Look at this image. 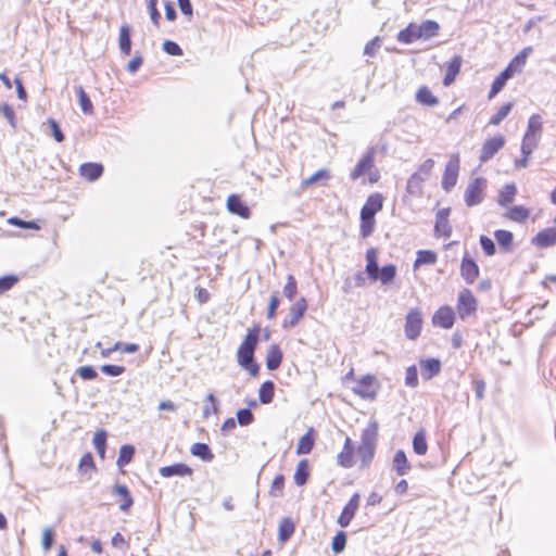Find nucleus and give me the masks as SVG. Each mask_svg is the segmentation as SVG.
<instances>
[{
    "label": "nucleus",
    "mask_w": 556,
    "mask_h": 556,
    "mask_svg": "<svg viewBox=\"0 0 556 556\" xmlns=\"http://www.w3.org/2000/svg\"><path fill=\"white\" fill-rule=\"evenodd\" d=\"M257 342L258 330L256 328L249 330L237 352L238 364L248 370L251 376H256L260 370L258 365L254 362V352L257 346Z\"/></svg>",
    "instance_id": "obj_1"
},
{
    "label": "nucleus",
    "mask_w": 556,
    "mask_h": 556,
    "mask_svg": "<svg viewBox=\"0 0 556 556\" xmlns=\"http://www.w3.org/2000/svg\"><path fill=\"white\" fill-rule=\"evenodd\" d=\"M383 198L380 193H372L361 210V233L364 238L371 235L375 228V215L382 210Z\"/></svg>",
    "instance_id": "obj_2"
},
{
    "label": "nucleus",
    "mask_w": 556,
    "mask_h": 556,
    "mask_svg": "<svg viewBox=\"0 0 556 556\" xmlns=\"http://www.w3.org/2000/svg\"><path fill=\"white\" fill-rule=\"evenodd\" d=\"M434 161L427 159L418 169L408 178L406 190L412 195H420L422 192V182L426 181L433 169Z\"/></svg>",
    "instance_id": "obj_3"
},
{
    "label": "nucleus",
    "mask_w": 556,
    "mask_h": 556,
    "mask_svg": "<svg viewBox=\"0 0 556 556\" xmlns=\"http://www.w3.org/2000/svg\"><path fill=\"white\" fill-rule=\"evenodd\" d=\"M486 180L478 177L469 182L465 190L464 199L468 206H475L482 202Z\"/></svg>",
    "instance_id": "obj_4"
},
{
    "label": "nucleus",
    "mask_w": 556,
    "mask_h": 556,
    "mask_svg": "<svg viewBox=\"0 0 556 556\" xmlns=\"http://www.w3.org/2000/svg\"><path fill=\"white\" fill-rule=\"evenodd\" d=\"M459 172V156L453 154L446 163L445 170L442 177V188L450 192L456 185Z\"/></svg>",
    "instance_id": "obj_5"
},
{
    "label": "nucleus",
    "mask_w": 556,
    "mask_h": 556,
    "mask_svg": "<svg viewBox=\"0 0 556 556\" xmlns=\"http://www.w3.org/2000/svg\"><path fill=\"white\" fill-rule=\"evenodd\" d=\"M422 328V316L418 308H413L408 312L405 318V336L409 340H415L419 337Z\"/></svg>",
    "instance_id": "obj_6"
},
{
    "label": "nucleus",
    "mask_w": 556,
    "mask_h": 556,
    "mask_svg": "<svg viewBox=\"0 0 556 556\" xmlns=\"http://www.w3.org/2000/svg\"><path fill=\"white\" fill-rule=\"evenodd\" d=\"M505 137L503 135H496L490 139H486L481 148L480 162L485 163L491 160L504 146Z\"/></svg>",
    "instance_id": "obj_7"
},
{
    "label": "nucleus",
    "mask_w": 556,
    "mask_h": 556,
    "mask_svg": "<svg viewBox=\"0 0 556 556\" xmlns=\"http://www.w3.org/2000/svg\"><path fill=\"white\" fill-rule=\"evenodd\" d=\"M477 309V301L469 290H463L458 295L457 313L459 318L465 319Z\"/></svg>",
    "instance_id": "obj_8"
},
{
    "label": "nucleus",
    "mask_w": 556,
    "mask_h": 556,
    "mask_svg": "<svg viewBox=\"0 0 556 556\" xmlns=\"http://www.w3.org/2000/svg\"><path fill=\"white\" fill-rule=\"evenodd\" d=\"M353 392L363 399H374L377 394V383L372 376H365L353 387Z\"/></svg>",
    "instance_id": "obj_9"
},
{
    "label": "nucleus",
    "mask_w": 556,
    "mask_h": 556,
    "mask_svg": "<svg viewBox=\"0 0 556 556\" xmlns=\"http://www.w3.org/2000/svg\"><path fill=\"white\" fill-rule=\"evenodd\" d=\"M543 131V119L540 114H533L528 119V126L526 134L523 135L525 140L539 143Z\"/></svg>",
    "instance_id": "obj_10"
},
{
    "label": "nucleus",
    "mask_w": 556,
    "mask_h": 556,
    "mask_svg": "<svg viewBox=\"0 0 556 556\" xmlns=\"http://www.w3.org/2000/svg\"><path fill=\"white\" fill-rule=\"evenodd\" d=\"M359 501L361 495L358 493L352 495L348 504L344 506L341 515L338 517L337 522L339 526L346 528L350 525L356 511L358 510Z\"/></svg>",
    "instance_id": "obj_11"
},
{
    "label": "nucleus",
    "mask_w": 556,
    "mask_h": 556,
    "mask_svg": "<svg viewBox=\"0 0 556 556\" xmlns=\"http://www.w3.org/2000/svg\"><path fill=\"white\" fill-rule=\"evenodd\" d=\"M455 321V313L450 306L440 307L432 316V323L434 326L443 329H450L453 327Z\"/></svg>",
    "instance_id": "obj_12"
},
{
    "label": "nucleus",
    "mask_w": 556,
    "mask_h": 556,
    "mask_svg": "<svg viewBox=\"0 0 556 556\" xmlns=\"http://www.w3.org/2000/svg\"><path fill=\"white\" fill-rule=\"evenodd\" d=\"M307 309L306 300L299 299L291 307L288 317L283 320L285 328L294 327Z\"/></svg>",
    "instance_id": "obj_13"
},
{
    "label": "nucleus",
    "mask_w": 556,
    "mask_h": 556,
    "mask_svg": "<svg viewBox=\"0 0 556 556\" xmlns=\"http://www.w3.org/2000/svg\"><path fill=\"white\" fill-rule=\"evenodd\" d=\"M375 163V149L368 150V152L359 160L353 172L351 173V178L353 180L358 179L361 176L368 173Z\"/></svg>",
    "instance_id": "obj_14"
},
{
    "label": "nucleus",
    "mask_w": 556,
    "mask_h": 556,
    "mask_svg": "<svg viewBox=\"0 0 556 556\" xmlns=\"http://www.w3.org/2000/svg\"><path fill=\"white\" fill-rule=\"evenodd\" d=\"M193 470L186 464L182 463H176L169 466H164L159 469V473L163 478H170L174 476L178 477H185V476H191Z\"/></svg>",
    "instance_id": "obj_15"
},
{
    "label": "nucleus",
    "mask_w": 556,
    "mask_h": 556,
    "mask_svg": "<svg viewBox=\"0 0 556 556\" xmlns=\"http://www.w3.org/2000/svg\"><path fill=\"white\" fill-rule=\"evenodd\" d=\"M532 244L538 248L556 245V228H546L532 238Z\"/></svg>",
    "instance_id": "obj_16"
},
{
    "label": "nucleus",
    "mask_w": 556,
    "mask_h": 556,
    "mask_svg": "<svg viewBox=\"0 0 556 556\" xmlns=\"http://www.w3.org/2000/svg\"><path fill=\"white\" fill-rule=\"evenodd\" d=\"M227 208L230 213L239 215L242 218H249L250 208L241 201L237 194H231L227 199Z\"/></svg>",
    "instance_id": "obj_17"
},
{
    "label": "nucleus",
    "mask_w": 556,
    "mask_h": 556,
    "mask_svg": "<svg viewBox=\"0 0 556 556\" xmlns=\"http://www.w3.org/2000/svg\"><path fill=\"white\" fill-rule=\"evenodd\" d=\"M450 208H441L435 216L434 231L439 236L448 237L451 235V227L448 225Z\"/></svg>",
    "instance_id": "obj_18"
},
{
    "label": "nucleus",
    "mask_w": 556,
    "mask_h": 556,
    "mask_svg": "<svg viewBox=\"0 0 556 556\" xmlns=\"http://www.w3.org/2000/svg\"><path fill=\"white\" fill-rule=\"evenodd\" d=\"M118 48L125 55H129L131 51V28L129 25L124 24L119 28Z\"/></svg>",
    "instance_id": "obj_19"
},
{
    "label": "nucleus",
    "mask_w": 556,
    "mask_h": 556,
    "mask_svg": "<svg viewBox=\"0 0 556 556\" xmlns=\"http://www.w3.org/2000/svg\"><path fill=\"white\" fill-rule=\"evenodd\" d=\"M420 368L424 379L430 380L440 372L441 363L437 358H428L420 362Z\"/></svg>",
    "instance_id": "obj_20"
},
{
    "label": "nucleus",
    "mask_w": 556,
    "mask_h": 556,
    "mask_svg": "<svg viewBox=\"0 0 556 556\" xmlns=\"http://www.w3.org/2000/svg\"><path fill=\"white\" fill-rule=\"evenodd\" d=\"M462 276L468 282L472 283L479 275L478 265L469 258H463L460 265Z\"/></svg>",
    "instance_id": "obj_21"
},
{
    "label": "nucleus",
    "mask_w": 556,
    "mask_h": 556,
    "mask_svg": "<svg viewBox=\"0 0 556 556\" xmlns=\"http://www.w3.org/2000/svg\"><path fill=\"white\" fill-rule=\"evenodd\" d=\"M79 172L89 181H94L102 175L103 166L98 163H84L80 165Z\"/></svg>",
    "instance_id": "obj_22"
},
{
    "label": "nucleus",
    "mask_w": 556,
    "mask_h": 556,
    "mask_svg": "<svg viewBox=\"0 0 556 556\" xmlns=\"http://www.w3.org/2000/svg\"><path fill=\"white\" fill-rule=\"evenodd\" d=\"M366 261H367V264H366V273L368 275V277L372 280V281H376L378 280V275H379V266H378V262H377V252L375 249H369L366 253Z\"/></svg>",
    "instance_id": "obj_23"
},
{
    "label": "nucleus",
    "mask_w": 556,
    "mask_h": 556,
    "mask_svg": "<svg viewBox=\"0 0 556 556\" xmlns=\"http://www.w3.org/2000/svg\"><path fill=\"white\" fill-rule=\"evenodd\" d=\"M514 76L510 68H505L492 83L489 98L495 97L505 86L508 79Z\"/></svg>",
    "instance_id": "obj_24"
},
{
    "label": "nucleus",
    "mask_w": 556,
    "mask_h": 556,
    "mask_svg": "<svg viewBox=\"0 0 556 556\" xmlns=\"http://www.w3.org/2000/svg\"><path fill=\"white\" fill-rule=\"evenodd\" d=\"M282 362V352L278 345H270L266 355V366L269 370L277 369Z\"/></svg>",
    "instance_id": "obj_25"
},
{
    "label": "nucleus",
    "mask_w": 556,
    "mask_h": 556,
    "mask_svg": "<svg viewBox=\"0 0 556 556\" xmlns=\"http://www.w3.org/2000/svg\"><path fill=\"white\" fill-rule=\"evenodd\" d=\"M417 27L419 31L418 36H420V39H430L437 36L440 29L439 24L431 20L422 22L420 25H417Z\"/></svg>",
    "instance_id": "obj_26"
},
{
    "label": "nucleus",
    "mask_w": 556,
    "mask_h": 556,
    "mask_svg": "<svg viewBox=\"0 0 556 556\" xmlns=\"http://www.w3.org/2000/svg\"><path fill=\"white\" fill-rule=\"evenodd\" d=\"M393 468L399 476H405L409 469L410 465L407 460L406 454L404 451L399 450L393 457Z\"/></svg>",
    "instance_id": "obj_27"
},
{
    "label": "nucleus",
    "mask_w": 556,
    "mask_h": 556,
    "mask_svg": "<svg viewBox=\"0 0 556 556\" xmlns=\"http://www.w3.org/2000/svg\"><path fill=\"white\" fill-rule=\"evenodd\" d=\"M314 430L311 428L300 440L296 446V454H309L314 446Z\"/></svg>",
    "instance_id": "obj_28"
},
{
    "label": "nucleus",
    "mask_w": 556,
    "mask_h": 556,
    "mask_svg": "<svg viewBox=\"0 0 556 556\" xmlns=\"http://www.w3.org/2000/svg\"><path fill=\"white\" fill-rule=\"evenodd\" d=\"M338 463L345 468L353 466V450L351 446V439L349 437L345 439L342 452L338 454Z\"/></svg>",
    "instance_id": "obj_29"
},
{
    "label": "nucleus",
    "mask_w": 556,
    "mask_h": 556,
    "mask_svg": "<svg viewBox=\"0 0 556 556\" xmlns=\"http://www.w3.org/2000/svg\"><path fill=\"white\" fill-rule=\"evenodd\" d=\"M418 27L417 24L410 23L406 28L401 30L397 35V40L403 43H412L417 39H420L418 36Z\"/></svg>",
    "instance_id": "obj_30"
},
{
    "label": "nucleus",
    "mask_w": 556,
    "mask_h": 556,
    "mask_svg": "<svg viewBox=\"0 0 556 556\" xmlns=\"http://www.w3.org/2000/svg\"><path fill=\"white\" fill-rule=\"evenodd\" d=\"M294 530H295L294 522L290 518H283L279 523L278 540L281 543L287 542L294 533Z\"/></svg>",
    "instance_id": "obj_31"
},
{
    "label": "nucleus",
    "mask_w": 556,
    "mask_h": 556,
    "mask_svg": "<svg viewBox=\"0 0 556 556\" xmlns=\"http://www.w3.org/2000/svg\"><path fill=\"white\" fill-rule=\"evenodd\" d=\"M416 100L420 104L427 105V106H434L439 103V100L437 97L432 94V92L429 90L428 87L424 86L418 89L416 93Z\"/></svg>",
    "instance_id": "obj_32"
},
{
    "label": "nucleus",
    "mask_w": 556,
    "mask_h": 556,
    "mask_svg": "<svg viewBox=\"0 0 556 556\" xmlns=\"http://www.w3.org/2000/svg\"><path fill=\"white\" fill-rule=\"evenodd\" d=\"M517 189L514 184H508L503 187V189L498 193L497 202L502 206H506L511 203L515 199Z\"/></svg>",
    "instance_id": "obj_33"
},
{
    "label": "nucleus",
    "mask_w": 556,
    "mask_h": 556,
    "mask_svg": "<svg viewBox=\"0 0 556 556\" xmlns=\"http://www.w3.org/2000/svg\"><path fill=\"white\" fill-rule=\"evenodd\" d=\"M329 178H330V173L328 169H325V168L319 169L315 174L309 176L308 178L302 180L301 189L304 190V189L308 188L309 186L317 184L319 181H323V180L327 181Z\"/></svg>",
    "instance_id": "obj_34"
},
{
    "label": "nucleus",
    "mask_w": 556,
    "mask_h": 556,
    "mask_svg": "<svg viewBox=\"0 0 556 556\" xmlns=\"http://www.w3.org/2000/svg\"><path fill=\"white\" fill-rule=\"evenodd\" d=\"M190 452L193 456H197L205 462H211L214 458L213 453L211 452L210 447L205 443H194Z\"/></svg>",
    "instance_id": "obj_35"
},
{
    "label": "nucleus",
    "mask_w": 556,
    "mask_h": 556,
    "mask_svg": "<svg viewBox=\"0 0 556 556\" xmlns=\"http://www.w3.org/2000/svg\"><path fill=\"white\" fill-rule=\"evenodd\" d=\"M275 384L273 381H265L258 390V399L262 404H269L274 399Z\"/></svg>",
    "instance_id": "obj_36"
},
{
    "label": "nucleus",
    "mask_w": 556,
    "mask_h": 556,
    "mask_svg": "<svg viewBox=\"0 0 556 556\" xmlns=\"http://www.w3.org/2000/svg\"><path fill=\"white\" fill-rule=\"evenodd\" d=\"M75 90L78 96L79 105H80L81 111L87 115L92 114L93 105H92V102H91L89 96L84 90V88L81 86H78L75 88Z\"/></svg>",
    "instance_id": "obj_37"
},
{
    "label": "nucleus",
    "mask_w": 556,
    "mask_h": 556,
    "mask_svg": "<svg viewBox=\"0 0 556 556\" xmlns=\"http://www.w3.org/2000/svg\"><path fill=\"white\" fill-rule=\"evenodd\" d=\"M377 430V425L375 422L368 425L363 430L361 444L376 446Z\"/></svg>",
    "instance_id": "obj_38"
},
{
    "label": "nucleus",
    "mask_w": 556,
    "mask_h": 556,
    "mask_svg": "<svg viewBox=\"0 0 556 556\" xmlns=\"http://www.w3.org/2000/svg\"><path fill=\"white\" fill-rule=\"evenodd\" d=\"M413 450L418 455H425L428 450L426 432L424 430L418 431L413 438Z\"/></svg>",
    "instance_id": "obj_39"
},
{
    "label": "nucleus",
    "mask_w": 556,
    "mask_h": 556,
    "mask_svg": "<svg viewBox=\"0 0 556 556\" xmlns=\"http://www.w3.org/2000/svg\"><path fill=\"white\" fill-rule=\"evenodd\" d=\"M308 479V463L306 459L301 460L298 464L295 473H294V482L296 485L301 486L306 483Z\"/></svg>",
    "instance_id": "obj_40"
},
{
    "label": "nucleus",
    "mask_w": 556,
    "mask_h": 556,
    "mask_svg": "<svg viewBox=\"0 0 556 556\" xmlns=\"http://www.w3.org/2000/svg\"><path fill=\"white\" fill-rule=\"evenodd\" d=\"M494 237L502 249L509 251L513 244V233L508 230H496Z\"/></svg>",
    "instance_id": "obj_41"
},
{
    "label": "nucleus",
    "mask_w": 556,
    "mask_h": 556,
    "mask_svg": "<svg viewBox=\"0 0 556 556\" xmlns=\"http://www.w3.org/2000/svg\"><path fill=\"white\" fill-rule=\"evenodd\" d=\"M437 262V254L430 250H420L417 252V258L414 263V267L417 268L424 264H434Z\"/></svg>",
    "instance_id": "obj_42"
},
{
    "label": "nucleus",
    "mask_w": 556,
    "mask_h": 556,
    "mask_svg": "<svg viewBox=\"0 0 556 556\" xmlns=\"http://www.w3.org/2000/svg\"><path fill=\"white\" fill-rule=\"evenodd\" d=\"M396 276V267L393 264H389L379 269L378 279L382 285H389L393 281Z\"/></svg>",
    "instance_id": "obj_43"
},
{
    "label": "nucleus",
    "mask_w": 556,
    "mask_h": 556,
    "mask_svg": "<svg viewBox=\"0 0 556 556\" xmlns=\"http://www.w3.org/2000/svg\"><path fill=\"white\" fill-rule=\"evenodd\" d=\"M506 216L514 222H525L529 217V211L523 206H513Z\"/></svg>",
    "instance_id": "obj_44"
},
{
    "label": "nucleus",
    "mask_w": 556,
    "mask_h": 556,
    "mask_svg": "<svg viewBox=\"0 0 556 556\" xmlns=\"http://www.w3.org/2000/svg\"><path fill=\"white\" fill-rule=\"evenodd\" d=\"M219 410L218 401L213 393L207 394L203 407V417L207 418L211 414H217Z\"/></svg>",
    "instance_id": "obj_45"
},
{
    "label": "nucleus",
    "mask_w": 556,
    "mask_h": 556,
    "mask_svg": "<svg viewBox=\"0 0 556 556\" xmlns=\"http://www.w3.org/2000/svg\"><path fill=\"white\" fill-rule=\"evenodd\" d=\"M93 445L101 457H104L106 445V432L99 430L93 435Z\"/></svg>",
    "instance_id": "obj_46"
},
{
    "label": "nucleus",
    "mask_w": 556,
    "mask_h": 556,
    "mask_svg": "<svg viewBox=\"0 0 556 556\" xmlns=\"http://www.w3.org/2000/svg\"><path fill=\"white\" fill-rule=\"evenodd\" d=\"M513 109V103L511 102H507L505 104H503L498 111L496 112V114H494L491 119H490V124L491 125H494V126H497L501 124V122L510 113Z\"/></svg>",
    "instance_id": "obj_47"
},
{
    "label": "nucleus",
    "mask_w": 556,
    "mask_h": 556,
    "mask_svg": "<svg viewBox=\"0 0 556 556\" xmlns=\"http://www.w3.org/2000/svg\"><path fill=\"white\" fill-rule=\"evenodd\" d=\"M135 448L131 445H123L119 450L117 465L123 467L127 465L134 457Z\"/></svg>",
    "instance_id": "obj_48"
},
{
    "label": "nucleus",
    "mask_w": 556,
    "mask_h": 556,
    "mask_svg": "<svg viewBox=\"0 0 556 556\" xmlns=\"http://www.w3.org/2000/svg\"><path fill=\"white\" fill-rule=\"evenodd\" d=\"M346 545V534L343 531H339L332 539L331 548L334 554H339L344 551Z\"/></svg>",
    "instance_id": "obj_49"
},
{
    "label": "nucleus",
    "mask_w": 556,
    "mask_h": 556,
    "mask_svg": "<svg viewBox=\"0 0 556 556\" xmlns=\"http://www.w3.org/2000/svg\"><path fill=\"white\" fill-rule=\"evenodd\" d=\"M375 447L376 446L359 444L357 453L364 465H368L371 462L375 454Z\"/></svg>",
    "instance_id": "obj_50"
},
{
    "label": "nucleus",
    "mask_w": 556,
    "mask_h": 556,
    "mask_svg": "<svg viewBox=\"0 0 556 556\" xmlns=\"http://www.w3.org/2000/svg\"><path fill=\"white\" fill-rule=\"evenodd\" d=\"M296 294V281L292 275H289L287 278V283L283 287V295L292 301L294 295Z\"/></svg>",
    "instance_id": "obj_51"
},
{
    "label": "nucleus",
    "mask_w": 556,
    "mask_h": 556,
    "mask_svg": "<svg viewBox=\"0 0 556 556\" xmlns=\"http://www.w3.org/2000/svg\"><path fill=\"white\" fill-rule=\"evenodd\" d=\"M237 420L240 426H249L253 422L254 416L249 408H241L237 412Z\"/></svg>",
    "instance_id": "obj_52"
},
{
    "label": "nucleus",
    "mask_w": 556,
    "mask_h": 556,
    "mask_svg": "<svg viewBox=\"0 0 556 556\" xmlns=\"http://www.w3.org/2000/svg\"><path fill=\"white\" fill-rule=\"evenodd\" d=\"M54 542V532L51 528H45L42 530L41 546L45 552H48Z\"/></svg>",
    "instance_id": "obj_53"
},
{
    "label": "nucleus",
    "mask_w": 556,
    "mask_h": 556,
    "mask_svg": "<svg viewBox=\"0 0 556 556\" xmlns=\"http://www.w3.org/2000/svg\"><path fill=\"white\" fill-rule=\"evenodd\" d=\"M100 370L111 377H117L125 372L126 368L124 366L105 364L100 367Z\"/></svg>",
    "instance_id": "obj_54"
},
{
    "label": "nucleus",
    "mask_w": 556,
    "mask_h": 556,
    "mask_svg": "<svg viewBox=\"0 0 556 556\" xmlns=\"http://www.w3.org/2000/svg\"><path fill=\"white\" fill-rule=\"evenodd\" d=\"M405 384L415 388L418 384V374L415 366H409L405 374Z\"/></svg>",
    "instance_id": "obj_55"
},
{
    "label": "nucleus",
    "mask_w": 556,
    "mask_h": 556,
    "mask_svg": "<svg viewBox=\"0 0 556 556\" xmlns=\"http://www.w3.org/2000/svg\"><path fill=\"white\" fill-rule=\"evenodd\" d=\"M8 222L10 225H13V226H16L20 228L36 229V230H38L40 228L36 222H33V220L25 222L18 217H11Z\"/></svg>",
    "instance_id": "obj_56"
},
{
    "label": "nucleus",
    "mask_w": 556,
    "mask_h": 556,
    "mask_svg": "<svg viewBox=\"0 0 556 556\" xmlns=\"http://www.w3.org/2000/svg\"><path fill=\"white\" fill-rule=\"evenodd\" d=\"M156 5H157V0H148V10L150 13L151 21L155 26H159L161 15H160V12H159Z\"/></svg>",
    "instance_id": "obj_57"
},
{
    "label": "nucleus",
    "mask_w": 556,
    "mask_h": 556,
    "mask_svg": "<svg viewBox=\"0 0 556 556\" xmlns=\"http://www.w3.org/2000/svg\"><path fill=\"white\" fill-rule=\"evenodd\" d=\"M163 50L167 54L174 55V56H179L182 54L181 48L176 42H174L172 40H165L163 42Z\"/></svg>",
    "instance_id": "obj_58"
},
{
    "label": "nucleus",
    "mask_w": 556,
    "mask_h": 556,
    "mask_svg": "<svg viewBox=\"0 0 556 556\" xmlns=\"http://www.w3.org/2000/svg\"><path fill=\"white\" fill-rule=\"evenodd\" d=\"M526 60L517 54L508 64L507 68H510L511 73L515 75L516 73H521L523 66L526 65Z\"/></svg>",
    "instance_id": "obj_59"
},
{
    "label": "nucleus",
    "mask_w": 556,
    "mask_h": 556,
    "mask_svg": "<svg viewBox=\"0 0 556 556\" xmlns=\"http://www.w3.org/2000/svg\"><path fill=\"white\" fill-rule=\"evenodd\" d=\"M480 244L482 250L488 256H491L495 253V243L493 240L486 236L480 237Z\"/></svg>",
    "instance_id": "obj_60"
},
{
    "label": "nucleus",
    "mask_w": 556,
    "mask_h": 556,
    "mask_svg": "<svg viewBox=\"0 0 556 556\" xmlns=\"http://www.w3.org/2000/svg\"><path fill=\"white\" fill-rule=\"evenodd\" d=\"M48 125L50 126L51 128V132H52V136L53 138L55 139L56 142H62L64 140V135L58 124V122L53 118H49L48 119Z\"/></svg>",
    "instance_id": "obj_61"
},
{
    "label": "nucleus",
    "mask_w": 556,
    "mask_h": 556,
    "mask_svg": "<svg viewBox=\"0 0 556 556\" xmlns=\"http://www.w3.org/2000/svg\"><path fill=\"white\" fill-rule=\"evenodd\" d=\"M77 374L83 378L84 380H92L98 377V374L96 369L91 366H83L79 367L77 370Z\"/></svg>",
    "instance_id": "obj_62"
},
{
    "label": "nucleus",
    "mask_w": 556,
    "mask_h": 556,
    "mask_svg": "<svg viewBox=\"0 0 556 556\" xmlns=\"http://www.w3.org/2000/svg\"><path fill=\"white\" fill-rule=\"evenodd\" d=\"M463 64V58L460 55H455L446 65V71L450 73L458 74L460 71V66Z\"/></svg>",
    "instance_id": "obj_63"
},
{
    "label": "nucleus",
    "mask_w": 556,
    "mask_h": 556,
    "mask_svg": "<svg viewBox=\"0 0 556 556\" xmlns=\"http://www.w3.org/2000/svg\"><path fill=\"white\" fill-rule=\"evenodd\" d=\"M538 144L539 143H535V142L522 139V143H521V154H522V157L529 160L530 155L536 149Z\"/></svg>",
    "instance_id": "obj_64"
}]
</instances>
